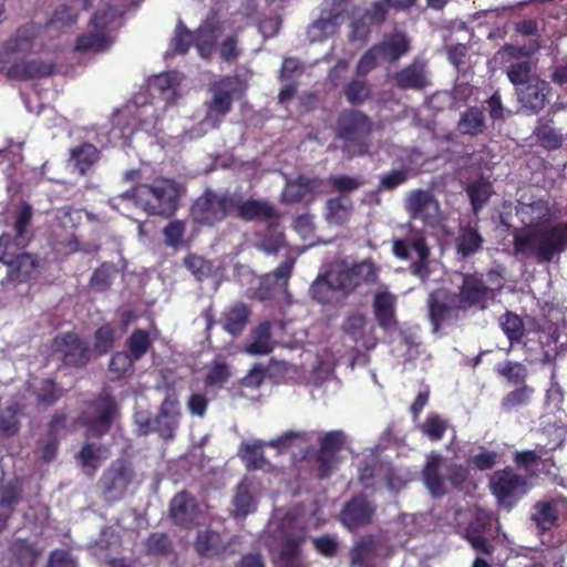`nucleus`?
Here are the masks:
<instances>
[{"mask_svg":"<svg viewBox=\"0 0 567 567\" xmlns=\"http://www.w3.org/2000/svg\"><path fill=\"white\" fill-rule=\"evenodd\" d=\"M249 316V308L243 302H236L225 309L220 323L226 332L237 337L245 330Z\"/></svg>","mask_w":567,"mask_h":567,"instance_id":"34","label":"nucleus"},{"mask_svg":"<svg viewBox=\"0 0 567 567\" xmlns=\"http://www.w3.org/2000/svg\"><path fill=\"white\" fill-rule=\"evenodd\" d=\"M489 524V516L485 512H478L476 522L472 523L465 533V538L476 550L488 553V544L483 536V529Z\"/></svg>","mask_w":567,"mask_h":567,"instance_id":"48","label":"nucleus"},{"mask_svg":"<svg viewBox=\"0 0 567 567\" xmlns=\"http://www.w3.org/2000/svg\"><path fill=\"white\" fill-rule=\"evenodd\" d=\"M534 388L522 384L519 388L507 393L501 403L504 411L509 412L516 408L526 405L530 401V396L534 394Z\"/></svg>","mask_w":567,"mask_h":567,"instance_id":"54","label":"nucleus"},{"mask_svg":"<svg viewBox=\"0 0 567 567\" xmlns=\"http://www.w3.org/2000/svg\"><path fill=\"white\" fill-rule=\"evenodd\" d=\"M128 353L137 361L151 348L152 341L147 331L136 329L126 341Z\"/></svg>","mask_w":567,"mask_h":567,"instance_id":"56","label":"nucleus"},{"mask_svg":"<svg viewBox=\"0 0 567 567\" xmlns=\"http://www.w3.org/2000/svg\"><path fill=\"white\" fill-rule=\"evenodd\" d=\"M281 199L286 204L309 200L305 183V176L300 175L296 179L287 181L286 187L281 194Z\"/></svg>","mask_w":567,"mask_h":567,"instance_id":"58","label":"nucleus"},{"mask_svg":"<svg viewBox=\"0 0 567 567\" xmlns=\"http://www.w3.org/2000/svg\"><path fill=\"white\" fill-rule=\"evenodd\" d=\"M423 481L433 497H441L445 494L446 474L444 470V457L432 455L427 458L423 468Z\"/></svg>","mask_w":567,"mask_h":567,"instance_id":"29","label":"nucleus"},{"mask_svg":"<svg viewBox=\"0 0 567 567\" xmlns=\"http://www.w3.org/2000/svg\"><path fill=\"white\" fill-rule=\"evenodd\" d=\"M173 520L181 526H190L198 516V504L196 498L186 492L176 494L169 505Z\"/></svg>","mask_w":567,"mask_h":567,"instance_id":"28","label":"nucleus"},{"mask_svg":"<svg viewBox=\"0 0 567 567\" xmlns=\"http://www.w3.org/2000/svg\"><path fill=\"white\" fill-rule=\"evenodd\" d=\"M504 64L505 73L515 89L542 80L536 73V63L530 53L522 47L505 45L497 52Z\"/></svg>","mask_w":567,"mask_h":567,"instance_id":"10","label":"nucleus"},{"mask_svg":"<svg viewBox=\"0 0 567 567\" xmlns=\"http://www.w3.org/2000/svg\"><path fill=\"white\" fill-rule=\"evenodd\" d=\"M236 89L237 80L230 76H226L209 86L212 96L205 102L206 114L200 121L199 127L189 133V138H198L207 131L220 125L231 110Z\"/></svg>","mask_w":567,"mask_h":567,"instance_id":"5","label":"nucleus"},{"mask_svg":"<svg viewBox=\"0 0 567 567\" xmlns=\"http://www.w3.org/2000/svg\"><path fill=\"white\" fill-rule=\"evenodd\" d=\"M484 239L474 226L461 227L456 238V251L462 258H467L481 250Z\"/></svg>","mask_w":567,"mask_h":567,"instance_id":"41","label":"nucleus"},{"mask_svg":"<svg viewBox=\"0 0 567 567\" xmlns=\"http://www.w3.org/2000/svg\"><path fill=\"white\" fill-rule=\"evenodd\" d=\"M9 551L16 567H34L40 556V551L34 544L22 538H14L11 542Z\"/></svg>","mask_w":567,"mask_h":567,"instance_id":"40","label":"nucleus"},{"mask_svg":"<svg viewBox=\"0 0 567 567\" xmlns=\"http://www.w3.org/2000/svg\"><path fill=\"white\" fill-rule=\"evenodd\" d=\"M380 540L373 536L361 537L350 550L351 567H375Z\"/></svg>","mask_w":567,"mask_h":567,"instance_id":"31","label":"nucleus"},{"mask_svg":"<svg viewBox=\"0 0 567 567\" xmlns=\"http://www.w3.org/2000/svg\"><path fill=\"white\" fill-rule=\"evenodd\" d=\"M372 132L371 120L362 112L350 110L342 112L337 121V135L344 141L343 151L350 156L368 152L367 140Z\"/></svg>","mask_w":567,"mask_h":567,"instance_id":"6","label":"nucleus"},{"mask_svg":"<svg viewBox=\"0 0 567 567\" xmlns=\"http://www.w3.org/2000/svg\"><path fill=\"white\" fill-rule=\"evenodd\" d=\"M185 230L186 224L182 220H173L168 223L163 229L165 244L173 248L181 247L183 244Z\"/></svg>","mask_w":567,"mask_h":567,"instance_id":"62","label":"nucleus"},{"mask_svg":"<svg viewBox=\"0 0 567 567\" xmlns=\"http://www.w3.org/2000/svg\"><path fill=\"white\" fill-rule=\"evenodd\" d=\"M503 332L508 338L511 344L519 342L525 334V326L519 316L512 311L505 312L501 319Z\"/></svg>","mask_w":567,"mask_h":567,"instance_id":"52","label":"nucleus"},{"mask_svg":"<svg viewBox=\"0 0 567 567\" xmlns=\"http://www.w3.org/2000/svg\"><path fill=\"white\" fill-rule=\"evenodd\" d=\"M179 417L177 396L174 393H168L154 419V432H157L164 440L173 439L179 425Z\"/></svg>","mask_w":567,"mask_h":567,"instance_id":"23","label":"nucleus"},{"mask_svg":"<svg viewBox=\"0 0 567 567\" xmlns=\"http://www.w3.org/2000/svg\"><path fill=\"white\" fill-rule=\"evenodd\" d=\"M235 202L236 216L243 220L266 221L270 226L278 221V210L266 199H244L240 194L235 193Z\"/></svg>","mask_w":567,"mask_h":567,"instance_id":"18","label":"nucleus"},{"mask_svg":"<svg viewBox=\"0 0 567 567\" xmlns=\"http://www.w3.org/2000/svg\"><path fill=\"white\" fill-rule=\"evenodd\" d=\"M53 350L59 353L65 364L84 365L90 359V349L81 338L73 332L55 337Z\"/></svg>","mask_w":567,"mask_h":567,"instance_id":"19","label":"nucleus"},{"mask_svg":"<svg viewBox=\"0 0 567 567\" xmlns=\"http://www.w3.org/2000/svg\"><path fill=\"white\" fill-rule=\"evenodd\" d=\"M52 72L53 65L51 63L20 58L12 61V65L8 68L7 74L14 80H27L48 76Z\"/></svg>","mask_w":567,"mask_h":567,"instance_id":"32","label":"nucleus"},{"mask_svg":"<svg viewBox=\"0 0 567 567\" xmlns=\"http://www.w3.org/2000/svg\"><path fill=\"white\" fill-rule=\"evenodd\" d=\"M466 193L471 199L473 210L477 213L491 197L492 184L484 178L476 179L467 185Z\"/></svg>","mask_w":567,"mask_h":567,"instance_id":"51","label":"nucleus"},{"mask_svg":"<svg viewBox=\"0 0 567 567\" xmlns=\"http://www.w3.org/2000/svg\"><path fill=\"white\" fill-rule=\"evenodd\" d=\"M353 212V203L346 196H337L329 198L324 205V219L330 225H346Z\"/></svg>","mask_w":567,"mask_h":567,"instance_id":"36","label":"nucleus"},{"mask_svg":"<svg viewBox=\"0 0 567 567\" xmlns=\"http://www.w3.org/2000/svg\"><path fill=\"white\" fill-rule=\"evenodd\" d=\"M235 193H215L206 190L192 207L194 220L200 225L213 226L220 223L235 209Z\"/></svg>","mask_w":567,"mask_h":567,"instance_id":"9","label":"nucleus"},{"mask_svg":"<svg viewBox=\"0 0 567 567\" xmlns=\"http://www.w3.org/2000/svg\"><path fill=\"white\" fill-rule=\"evenodd\" d=\"M558 519L556 504L553 501L537 502L530 514V520L540 532L550 530Z\"/></svg>","mask_w":567,"mask_h":567,"instance_id":"43","label":"nucleus"},{"mask_svg":"<svg viewBox=\"0 0 567 567\" xmlns=\"http://www.w3.org/2000/svg\"><path fill=\"white\" fill-rule=\"evenodd\" d=\"M495 370L512 384H524L527 378V369L519 362L506 361L497 364Z\"/></svg>","mask_w":567,"mask_h":567,"instance_id":"57","label":"nucleus"},{"mask_svg":"<svg viewBox=\"0 0 567 567\" xmlns=\"http://www.w3.org/2000/svg\"><path fill=\"white\" fill-rule=\"evenodd\" d=\"M392 81L396 87L412 91H422L432 84L426 63L420 59H414L409 65L395 72Z\"/></svg>","mask_w":567,"mask_h":567,"instance_id":"20","label":"nucleus"},{"mask_svg":"<svg viewBox=\"0 0 567 567\" xmlns=\"http://www.w3.org/2000/svg\"><path fill=\"white\" fill-rule=\"evenodd\" d=\"M116 410V403L109 393H103L90 403L81 417L86 427V434L91 437H101L107 433L115 419Z\"/></svg>","mask_w":567,"mask_h":567,"instance_id":"11","label":"nucleus"},{"mask_svg":"<svg viewBox=\"0 0 567 567\" xmlns=\"http://www.w3.org/2000/svg\"><path fill=\"white\" fill-rule=\"evenodd\" d=\"M114 344V329L110 324L99 328L94 336V351L97 354L107 353Z\"/></svg>","mask_w":567,"mask_h":567,"instance_id":"63","label":"nucleus"},{"mask_svg":"<svg viewBox=\"0 0 567 567\" xmlns=\"http://www.w3.org/2000/svg\"><path fill=\"white\" fill-rule=\"evenodd\" d=\"M310 296L319 303L336 302L341 296L337 288L330 282L328 272L319 275L309 289Z\"/></svg>","mask_w":567,"mask_h":567,"instance_id":"47","label":"nucleus"},{"mask_svg":"<svg viewBox=\"0 0 567 567\" xmlns=\"http://www.w3.org/2000/svg\"><path fill=\"white\" fill-rule=\"evenodd\" d=\"M327 272L330 282L337 288L341 297L348 296L357 288V281H354L351 269L347 264H336Z\"/></svg>","mask_w":567,"mask_h":567,"instance_id":"45","label":"nucleus"},{"mask_svg":"<svg viewBox=\"0 0 567 567\" xmlns=\"http://www.w3.org/2000/svg\"><path fill=\"white\" fill-rule=\"evenodd\" d=\"M373 515V508L363 496L353 497L343 508L341 520L350 529H357L370 523Z\"/></svg>","mask_w":567,"mask_h":567,"instance_id":"27","label":"nucleus"},{"mask_svg":"<svg viewBox=\"0 0 567 567\" xmlns=\"http://www.w3.org/2000/svg\"><path fill=\"white\" fill-rule=\"evenodd\" d=\"M274 350L271 336V323L269 321L260 322L249 336L244 344L243 351L249 355H266Z\"/></svg>","mask_w":567,"mask_h":567,"instance_id":"33","label":"nucleus"},{"mask_svg":"<svg viewBox=\"0 0 567 567\" xmlns=\"http://www.w3.org/2000/svg\"><path fill=\"white\" fill-rule=\"evenodd\" d=\"M547 450L539 446L535 450L517 451L514 454V463L526 471L533 477L539 473H550V467L555 465L553 457H545Z\"/></svg>","mask_w":567,"mask_h":567,"instance_id":"26","label":"nucleus"},{"mask_svg":"<svg viewBox=\"0 0 567 567\" xmlns=\"http://www.w3.org/2000/svg\"><path fill=\"white\" fill-rule=\"evenodd\" d=\"M25 405L16 401L0 413V435L11 437L20 430L21 420L25 416Z\"/></svg>","mask_w":567,"mask_h":567,"instance_id":"39","label":"nucleus"},{"mask_svg":"<svg viewBox=\"0 0 567 567\" xmlns=\"http://www.w3.org/2000/svg\"><path fill=\"white\" fill-rule=\"evenodd\" d=\"M409 178V169H393L386 173H383L380 176V184L378 187L379 192L382 190H393L400 185H403Z\"/></svg>","mask_w":567,"mask_h":567,"instance_id":"61","label":"nucleus"},{"mask_svg":"<svg viewBox=\"0 0 567 567\" xmlns=\"http://www.w3.org/2000/svg\"><path fill=\"white\" fill-rule=\"evenodd\" d=\"M457 130L461 134L476 136L486 130V120L482 109L477 106L468 107L462 113Z\"/></svg>","mask_w":567,"mask_h":567,"instance_id":"42","label":"nucleus"},{"mask_svg":"<svg viewBox=\"0 0 567 567\" xmlns=\"http://www.w3.org/2000/svg\"><path fill=\"white\" fill-rule=\"evenodd\" d=\"M233 505V514L235 518H245L247 515L256 511L257 499L254 495L251 483L247 480L241 481L236 486Z\"/></svg>","mask_w":567,"mask_h":567,"instance_id":"38","label":"nucleus"},{"mask_svg":"<svg viewBox=\"0 0 567 567\" xmlns=\"http://www.w3.org/2000/svg\"><path fill=\"white\" fill-rule=\"evenodd\" d=\"M328 184L333 192L340 193V196H344V194H349L361 188L365 184V181L360 176L333 174L328 177Z\"/></svg>","mask_w":567,"mask_h":567,"instance_id":"53","label":"nucleus"},{"mask_svg":"<svg viewBox=\"0 0 567 567\" xmlns=\"http://www.w3.org/2000/svg\"><path fill=\"white\" fill-rule=\"evenodd\" d=\"M426 303L433 331H437L441 323L453 319L460 310H463L461 305L458 306L455 292L444 288L430 293Z\"/></svg>","mask_w":567,"mask_h":567,"instance_id":"14","label":"nucleus"},{"mask_svg":"<svg viewBox=\"0 0 567 567\" xmlns=\"http://www.w3.org/2000/svg\"><path fill=\"white\" fill-rule=\"evenodd\" d=\"M392 252L402 260H412L410 272L425 282L430 271V248L422 230H411L404 238L393 240Z\"/></svg>","mask_w":567,"mask_h":567,"instance_id":"7","label":"nucleus"},{"mask_svg":"<svg viewBox=\"0 0 567 567\" xmlns=\"http://www.w3.org/2000/svg\"><path fill=\"white\" fill-rule=\"evenodd\" d=\"M299 545L300 540L296 537L286 539L277 560L278 567H300Z\"/></svg>","mask_w":567,"mask_h":567,"instance_id":"59","label":"nucleus"},{"mask_svg":"<svg viewBox=\"0 0 567 567\" xmlns=\"http://www.w3.org/2000/svg\"><path fill=\"white\" fill-rule=\"evenodd\" d=\"M219 34L220 29L214 20H207L198 27L194 35V44L200 58L210 59Z\"/></svg>","mask_w":567,"mask_h":567,"instance_id":"35","label":"nucleus"},{"mask_svg":"<svg viewBox=\"0 0 567 567\" xmlns=\"http://www.w3.org/2000/svg\"><path fill=\"white\" fill-rule=\"evenodd\" d=\"M40 32L41 27L33 23L19 28L3 48L8 62L25 58L29 53L38 51L41 48L39 41Z\"/></svg>","mask_w":567,"mask_h":567,"instance_id":"15","label":"nucleus"},{"mask_svg":"<svg viewBox=\"0 0 567 567\" xmlns=\"http://www.w3.org/2000/svg\"><path fill=\"white\" fill-rule=\"evenodd\" d=\"M374 318L384 331H393L398 327L396 296L389 291L388 287H379L372 300Z\"/></svg>","mask_w":567,"mask_h":567,"instance_id":"22","label":"nucleus"},{"mask_svg":"<svg viewBox=\"0 0 567 567\" xmlns=\"http://www.w3.org/2000/svg\"><path fill=\"white\" fill-rule=\"evenodd\" d=\"M70 162L79 171L85 174L86 171L99 159V150L91 143H84L70 151Z\"/></svg>","mask_w":567,"mask_h":567,"instance_id":"46","label":"nucleus"},{"mask_svg":"<svg viewBox=\"0 0 567 567\" xmlns=\"http://www.w3.org/2000/svg\"><path fill=\"white\" fill-rule=\"evenodd\" d=\"M549 84L544 80H534L533 83L515 89L517 101L522 111L527 114H537L547 102Z\"/></svg>","mask_w":567,"mask_h":567,"instance_id":"25","label":"nucleus"},{"mask_svg":"<svg viewBox=\"0 0 567 567\" xmlns=\"http://www.w3.org/2000/svg\"><path fill=\"white\" fill-rule=\"evenodd\" d=\"M404 209L411 219L434 226L440 223L441 205L431 189H412L404 199Z\"/></svg>","mask_w":567,"mask_h":567,"instance_id":"13","label":"nucleus"},{"mask_svg":"<svg viewBox=\"0 0 567 567\" xmlns=\"http://www.w3.org/2000/svg\"><path fill=\"white\" fill-rule=\"evenodd\" d=\"M457 279L461 281L460 292L455 293L458 306L463 310L472 307L486 308V303L492 300L489 290L485 289V284L482 278L475 275L457 274Z\"/></svg>","mask_w":567,"mask_h":567,"instance_id":"16","label":"nucleus"},{"mask_svg":"<svg viewBox=\"0 0 567 567\" xmlns=\"http://www.w3.org/2000/svg\"><path fill=\"white\" fill-rule=\"evenodd\" d=\"M123 7L106 2L92 16L89 30L80 35L75 43L79 52H103L115 41V31L120 27Z\"/></svg>","mask_w":567,"mask_h":567,"instance_id":"4","label":"nucleus"},{"mask_svg":"<svg viewBox=\"0 0 567 567\" xmlns=\"http://www.w3.org/2000/svg\"><path fill=\"white\" fill-rule=\"evenodd\" d=\"M377 48L382 60L393 63L409 52L410 41L404 33L396 32L384 37Z\"/></svg>","mask_w":567,"mask_h":567,"instance_id":"37","label":"nucleus"},{"mask_svg":"<svg viewBox=\"0 0 567 567\" xmlns=\"http://www.w3.org/2000/svg\"><path fill=\"white\" fill-rule=\"evenodd\" d=\"M522 221L529 229L515 236L516 252L536 257L539 262L550 261L567 246V224L549 226L550 212L543 200L520 203L517 209Z\"/></svg>","mask_w":567,"mask_h":567,"instance_id":"1","label":"nucleus"},{"mask_svg":"<svg viewBox=\"0 0 567 567\" xmlns=\"http://www.w3.org/2000/svg\"><path fill=\"white\" fill-rule=\"evenodd\" d=\"M340 14L332 12L322 13L318 20H316L308 29L309 39L312 42L322 41L329 34L336 31Z\"/></svg>","mask_w":567,"mask_h":567,"instance_id":"49","label":"nucleus"},{"mask_svg":"<svg viewBox=\"0 0 567 567\" xmlns=\"http://www.w3.org/2000/svg\"><path fill=\"white\" fill-rule=\"evenodd\" d=\"M342 330L355 343L367 350L374 349L378 343L373 324L369 322L368 317L361 311L350 312L342 323Z\"/></svg>","mask_w":567,"mask_h":567,"instance_id":"21","label":"nucleus"},{"mask_svg":"<svg viewBox=\"0 0 567 567\" xmlns=\"http://www.w3.org/2000/svg\"><path fill=\"white\" fill-rule=\"evenodd\" d=\"M352 272L357 287L361 284H374L379 276V268L371 259L362 260L361 262L349 266Z\"/></svg>","mask_w":567,"mask_h":567,"instance_id":"55","label":"nucleus"},{"mask_svg":"<svg viewBox=\"0 0 567 567\" xmlns=\"http://www.w3.org/2000/svg\"><path fill=\"white\" fill-rule=\"evenodd\" d=\"M227 544L214 530L199 532L195 540V549L200 556L213 557L224 553Z\"/></svg>","mask_w":567,"mask_h":567,"instance_id":"44","label":"nucleus"},{"mask_svg":"<svg viewBox=\"0 0 567 567\" xmlns=\"http://www.w3.org/2000/svg\"><path fill=\"white\" fill-rule=\"evenodd\" d=\"M183 187L173 178L157 177L148 184H140L117 198L132 200L148 215L171 217L178 207Z\"/></svg>","mask_w":567,"mask_h":567,"instance_id":"3","label":"nucleus"},{"mask_svg":"<svg viewBox=\"0 0 567 567\" xmlns=\"http://www.w3.org/2000/svg\"><path fill=\"white\" fill-rule=\"evenodd\" d=\"M449 427L450 423L446 419L435 412H430L420 425V431L431 441H440Z\"/></svg>","mask_w":567,"mask_h":567,"instance_id":"50","label":"nucleus"},{"mask_svg":"<svg viewBox=\"0 0 567 567\" xmlns=\"http://www.w3.org/2000/svg\"><path fill=\"white\" fill-rule=\"evenodd\" d=\"M316 431H288L267 443H262V445H267L277 450L279 454L290 450H297L299 453L306 456L312 450L316 443ZM259 446H261V443Z\"/></svg>","mask_w":567,"mask_h":567,"instance_id":"24","label":"nucleus"},{"mask_svg":"<svg viewBox=\"0 0 567 567\" xmlns=\"http://www.w3.org/2000/svg\"><path fill=\"white\" fill-rule=\"evenodd\" d=\"M489 488L501 506L512 508L528 493L530 483L527 476L506 466L494 472L489 480Z\"/></svg>","mask_w":567,"mask_h":567,"instance_id":"8","label":"nucleus"},{"mask_svg":"<svg viewBox=\"0 0 567 567\" xmlns=\"http://www.w3.org/2000/svg\"><path fill=\"white\" fill-rule=\"evenodd\" d=\"M346 440L342 431H330L326 434L317 432L316 442L320 447L317 453L316 464L320 477H327L336 465V454L341 450Z\"/></svg>","mask_w":567,"mask_h":567,"instance_id":"17","label":"nucleus"},{"mask_svg":"<svg viewBox=\"0 0 567 567\" xmlns=\"http://www.w3.org/2000/svg\"><path fill=\"white\" fill-rule=\"evenodd\" d=\"M32 217V209L23 204L18 210L12 231L0 236V262L8 266L9 281L24 282L30 279L38 266L37 258L29 252H19L29 243L28 226Z\"/></svg>","mask_w":567,"mask_h":567,"instance_id":"2","label":"nucleus"},{"mask_svg":"<svg viewBox=\"0 0 567 567\" xmlns=\"http://www.w3.org/2000/svg\"><path fill=\"white\" fill-rule=\"evenodd\" d=\"M284 245V234L277 229H272L269 231V234L260 237L257 243V248L267 255H275L281 249Z\"/></svg>","mask_w":567,"mask_h":567,"instance_id":"60","label":"nucleus"},{"mask_svg":"<svg viewBox=\"0 0 567 567\" xmlns=\"http://www.w3.org/2000/svg\"><path fill=\"white\" fill-rule=\"evenodd\" d=\"M370 94L365 80H353L344 89V95L349 103H362Z\"/></svg>","mask_w":567,"mask_h":567,"instance_id":"64","label":"nucleus"},{"mask_svg":"<svg viewBox=\"0 0 567 567\" xmlns=\"http://www.w3.org/2000/svg\"><path fill=\"white\" fill-rule=\"evenodd\" d=\"M182 81V75L176 71L161 73L154 76L150 81V91L153 95H157L163 102H165V107L172 105L178 94L177 86Z\"/></svg>","mask_w":567,"mask_h":567,"instance_id":"30","label":"nucleus"},{"mask_svg":"<svg viewBox=\"0 0 567 567\" xmlns=\"http://www.w3.org/2000/svg\"><path fill=\"white\" fill-rule=\"evenodd\" d=\"M134 482L135 473L132 466L124 460H116L100 478L103 497L109 502L120 501Z\"/></svg>","mask_w":567,"mask_h":567,"instance_id":"12","label":"nucleus"}]
</instances>
